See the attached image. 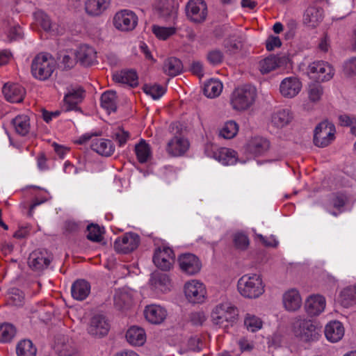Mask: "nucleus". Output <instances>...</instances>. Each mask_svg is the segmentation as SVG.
<instances>
[{
	"mask_svg": "<svg viewBox=\"0 0 356 356\" xmlns=\"http://www.w3.org/2000/svg\"><path fill=\"white\" fill-rule=\"evenodd\" d=\"M240 294L247 298H257L264 292V285L259 275H244L238 281Z\"/></svg>",
	"mask_w": 356,
	"mask_h": 356,
	"instance_id": "f257e3e1",
	"label": "nucleus"
},
{
	"mask_svg": "<svg viewBox=\"0 0 356 356\" xmlns=\"http://www.w3.org/2000/svg\"><path fill=\"white\" fill-rule=\"evenodd\" d=\"M255 97V88L252 86L246 85L234 91L231 104L234 109L244 111L248 109L254 103Z\"/></svg>",
	"mask_w": 356,
	"mask_h": 356,
	"instance_id": "f03ea898",
	"label": "nucleus"
},
{
	"mask_svg": "<svg viewBox=\"0 0 356 356\" xmlns=\"http://www.w3.org/2000/svg\"><path fill=\"white\" fill-rule=\"evenodd\" d=\"M32 75L37 79H48L55 70L54 59L49 60L46 54H38L31 63Z\"/></svg>",
	"mask_w": 356,
	"mask_h": 356,
	"instance_id": "7ed1b4c3",
	"label": "nucleus"
},
{
	"mask_svg": "<svg viewBox=\"0 0 356 356\" xmlns=\"http://www.w3.org/2000/svg\"><path fill=\"white\" fill-rule=\"evenodd\" d=\"M295 335L305 342L316 341L320 336L321 327L310 320H298L293 324Z\"/></svg>",
	"mask_w": 356,
	"mask_h": 356,
	"instance_id": "20e7f679",
	"label": "nucleus"
},
{
	"mask_svg": "<svg viewBox=\"0 0 356 356\" xmlns=\"http://www.w3.org/2000/svg\"><path fill=\"white\" fill-rule=\"evenodd\" d=\"M335 127L328 121L320 122L314 131V144L318 147L328 146L335 138Z\"/></svg>",
	"mask_w": 356,
	"mask_h": 356,
	"instance_id": "39448f33",
	"label": "nucleus"
},
{
	"mask_svg": "<svg viewBox=\"0 0 356 356\" xmlns=\"http://www.w3.org/2000/svg\"><path fill=\"white\" fill-rule=\"evenodd\" d=\"M238 309L228 303L216 307L211 313L212 321L216 325H222L224 323L232 325L238 317Z\"/></svg>",
	"mask_w": 356,
	"mask_h": 356,
	"instance_id": "423d86ee",
	"label": "nucleus"
},
{
	"mask_svg": "<svg viewBox=\"0 0 356 356\" xmlns=\"http://www.w3.org/2000/svg\"><path fill=\"white\" fill-rule=\"evenodd\" d=\"M187 17L194 23L204 22L207 16V6L204 0H190L186 6Z\"/></svg>",
	"mask_w": 356,
	"mask_h": 356,
	"instance_id": "0eeeda50",
	"label": "nucleus"
},
{
	"mask_svg": "<svg viewBox=\"0 0 356 356\" xmlns=\"http://www.w3.org/2000/svg\"><path fill=\"white\" fill-rule=\"evenodd\" d=\"M170 129L172 132L176 129V135L168 142L167 151L172 156H181L188 150L189 143L187 139L180 136L179 129L177 124H170Z\"/></svg>",
	"mask_w": 356,
	"mask_h": 356,
	"instance_id": "6e6552de",
	"label": "nucleus"
},
{
	"mask_svg": "<svg viewBox=\"0 0 356 356\" xmlns=\"http://www.w3.org/2000/svg\"><path fill=\"white\" fill-rule=\"evenodd\" d=\"M140 242V239L138 234L129 232L115 240L114 248L119 253L129 254L138 248Z\"/></svg>",
	"mask_w": 356,
	"mask_h": 356,
	"instance_id": "1a4fd4ad",
	"label": "nucleus"
},
{
	"mask_svg": "<svg viewBox=\"0 0 356 356\" xmlns=\"http://www.w3.org/2000/svg\"><path fill=\"white\" fill-rule=\"evenodd\" d=\"M138 17L136 14L128 10L118 12L113 17L115 27L123 31L133 30L137 25Z\"/></svg>",
	"mask_w": 356,
	"mask_h": 356,
	"instance_id": "9d476101",
	"label": "nucleus"
},
{
	"mask_svg": "<svg viewBox=\"0 0 356 356\" xmlns=\"http://www.w3.org/2000/svg\"><path fill=\"white\" fill-rule=\"evenodd\" d=\"M52 260L53 255L47 250L38 249L30 254L28 264L34 270H42L49 266Z\"/></svg>",
	"mask_w": 356,
	"mask_h": 356,
	"instance_id": "9b49d317",
	"label": "nucleus"
},
{
	"mask_svg": "<svg viewBox=\"0 0 356 356\" xmlns=\"http://www.w3.org/2000/svg\"><path fill=\"white\" fill-rule=\"evenodd\" d=\"M177 260L181 270L188 275H194L201 270V261L199 258L193 254H181L179 256Z\"/></svg>",
	"mask_w": 356,
	"mask_h": 356,
	"instance_id": "f8f14e48",
	"label": "nucleus"
},
{
	"mask_svg": "<svg viewBox=\"0 0 356 356\" xmlns=\"http://www.w3.org/2000/svg\"><path fill=\"white\" fill-rule=\"evenodd\" d=\"M110 330V325L102 314H96L93 316L90 321L88 328V333L97 338H102L107 335Z\"/></svg>",
	"mask_w": 356,
	"mask_h": 356,
	"instance_id": "ddd939ff",
	"label": "nucleus"
},
{
	"mask_svg": "<svg viewBox=\"0 0 356 356\" xmlns=\"http://www.w3.org/2000/svg\"><path fill=\"white\" fill-rule=\"evenodd\" d=\"M308 69L310 78L315 80L316 82L320 83L328 81L333 76L331 67L323 61L313 63L309 66Z\"/></svg>",
	"mask_w": 356,
	"mask_h": 356,
	"instance_id": "4468645a",
	"label": "nucleus"
},
{
	"mask_svg": "<svg viewBox=\"0 0 356 356\" xmlns=\"http://www.w3.org/2000/svg\"><path fill=\"white\" fill-rule=\"evenodd\" d=\"M178 4L174 0H159L156 6L158 17L168 22L177 17Z\"/></svg>",
	"mask_w": 356,
	"mask_h": 356,
	"instance_id": "2eb2a0df",
	"label": "nucleus"
},
{
	"mask_svg": "<svg viewBox=\"0 0 356 356\" xmlns=\"http://www.w3.org/2000/svg\"><path fill=\"white\" fill-rule=\"evenodd\" d=\"M184 293L186 298L192 303H201L204 301L206 290L202 283L187 282L184 286Z\"/></svg>",
	"mask_w": 356,
	"mask_h": 356,
	"instance_id": "dca6fc26",
	"label": "nucleus"
},
{
	"mask_svg": "<svg viewBox=\"0 0 356 356\" xmlns=\"http://www.w3.org/2000/svg\"><path fill=\"white\" fill-rule=\"evenodd\" d=\"M84 92L85 90L81 87L76 90H70L64 97L63 110L65 112L75 110L82 113L81 108L77 105L83 100Z\"/></svg>",
	"mask_w": 356,
	"mask_h": 356,
	"instance_id": "f3484780",
	"label": "nucleus"
},
{
	"mask_svg": "<svg viewBox=\"0 0 356 356\" xmlns=\"http://www.w3.org/2000/svg\"><path fill=\"white\" fill-rule=\"evenodd\" d=\"M77 63L82 66L89 67L96 62V54L95 49L88 45L81 46L74 53Z\"/></svg>",
	"mask_w": 356,
	"mask_h": 356,
	"instance_id": "a211bd4d",
	"label": "nucleus"
},
{
	"mask_svg": "<svg viewBox=\"0 0 356 356\" xmlns=\"http://www.w3.org/2000/svg\"><path fill=\"white\" fill-rule=\"evenodd\" d=\"M302 83L296 77H288L284 79L280 84L281 94L287 98L296 96L300 91Z\"/></svg>",
	"mask_w": 356,
	"mask_h": 356,
	"instance_id": "6ab92c4d",
	"label": "nucleus"
},
{
	"mask_svg": "<svg viewBox=\"0 0 356 356\" xmlns=\"http://www.w3.org/2000/svg\"><path fill=\"white\" fill-rule=\"evenodd\" d=\"M325 307V299L320 295L310 296L305 303V311L310 316L319 315Z\"/></svg>",
	"mask_w": 356,
	"mask_h": 356,
	"instance_id": "aec40b11",
	"label": "nucleus"
},
{
	"mask_svg": "<svg viewBox=\"0 0 356 356\" xmlns=\"http://www.w3.org/2000/svg\"><path fill=\"white\" fill-rule=\"evenodd\" d=\"M54 350L60 356H72L76 351L73 341L67 336L62 334L56 337Z\"/></svg>",
	"mask_w": 356,
	"mask_h": 356,
	"instance_id": "412c9836",
	"label": "nucleus"
},
{
	"mask_svg": "<svg viewBox=\"0 0 356 356\" xmlns=\"http://www.w3.org/2000/svg\"><path fill=\"white\" fill-rule=\"evenodd\" d=\"M2 92L7 101L13 103H19L24 99L25 90L18 84L5 83Z\"/></svg>",
	"mask_w": 356,
	"mask_h": 356,
	"instance_id": "4be33fe9",
	"label": "nucleus"
},
{
	"mask_svg": "<svg viewBox=\"0 0 356 356\" xmlns=\"http://www.w3.org/2000/svg\"><path fill=\"white\" fill-rule=\"evenodd\" d=\"M323 9L320 6H309L304 13V23L312 28L316 27L323 20Z\"/></svg>",
	"mask_w": 356,
	"mask_h": 356,
	"instance_id": "5701e85b",
	"label": "nucleus"
},
{
	"mask_svg": "<svg viewBox=\"0 0 356 356\" xmlns=\"http://www.w3.org/2000/svg\"><path fill=\"white\" fill-rule=\"evenodd\" d=\"M90 292V284L85 280H77L71 287L72 296L77 300H83Z\"/></svg>",
	"mask_w": 356,
	"mask_h": 356,
	"instance_id": "b1692460",
	"label": "nucleus"
},
{
	"mask_svg": "<svg viewBox=\"0 0 356 356\" xmlns=\"http://www.w3.org/2000/svg\"><path fill=\"white\" fill-rule=\"evenodd\" d=\"M343 334L344 328L339 321H331L325 327V335L327 339L332 342L339 341Z\"/></svg>",
	"mask_w": 356,
	"mask_h": 356,
	"instance_id": "393cba45",
	"label": "nucleus"
},
{
	"mask_svg": "<svg viewBox=\"0 0 356 356\" xmlns=\"http://www.w3.org/2000/svg\"><path fill=\"white\" fill-rule=\"evenodd\" d=\"M144 313L146 319L153 324L161 323L166 317V311L158 305L147 306Z\"/></svg>",
	"mask_w": 356,
	"mask_h": 356,
	"instance_id": "a878e982",
	"label": "nucleus"
},
{
	"mask_svg": "<svg viewBox=\"0 0 356 356\" xmlns=\"http://www.w3.org/2000/svg\"><path fill=\"white\" fill-rule=\"evenodd\" d=\"M127 341L134 346H142L146 340V334L143 328L138 326H131L126 333Z\"/></svg>",
	"mask_w": 356,
	"mask_h": 356,
	"instance_id": "bb28decb",
	"label": "nucleus"
},
{
	"mask_svg": "<svg viewBox=\"0 0 356 356\" xmlns=\"http://www.w3.org/2000/svg\"><path fill=\"white\" fill-rule=\"evenodd\" d=\"M283 303L288 311H296L302 303L299 292L296 289H291L286 292L283 296Z\"/></svg>",
	"mask_w": 356,
	"mask_h": 356,
	"instance_id": "cd10ccee",
	"label": "nucleus"
},
{
	"mask_svg": "<svg viewBox=\"0 0 356 356\" xmlns=\"http://www.w3.org/2000/svg\"><path fill=\"white\" fill-rule=\"evenodd\" d=\"M90 147L93 151L105 156H111L115 150L113 143L110 140L95 139L92 141Z\"/></svg>",
	"mask_w": 356,
	"mask_h": 356,
	"instance_id": "c85d7f7f",
	"label": "nucleus"
},
{
	"mask_svg": "<svg viewBox=\"0 0 356 356\" xmlns=\"http://www.w3.org/2000/svg\"><path fill=\"white\" fill-rule=\"evenodd\" d=\"M113 80L118 83L128 84L131 88L138 85V77L134 70H122L113 75Z\"/></svg>",
	"mask_w": 356,
	"mask_h": 356,
	"instance_id": "c756f323",
	"label": "nucleus"
},
{
	"mask_svg": "<svg viewBox=\"0 0 356 356\" xmlns=\"http://www.w3.org/2000/svg\"><path fill=\"white\" fill-rule=\"evenodd\" d=\"M110 4V0H86L85 9L91 16H98L105 10Z\"/></svg>",
	"mask_w": 356,
	"mask_h": 356,
	"instance_id": "7c9ffc66",
	"label": "nucleus"
},
{
	"mask_svg": "<svg viewBox=\"0 0 356 356\" xmlns=\"http://www.w3.org/2000/svg\"><path fill=\"white\" fill-rule=\"evenodd\" d=\"M183 65L181 61L176 57L167 58L163 63V70L165 74L175 76L181 73Z\"/></svg>",
	"mask_w": 356,
	"mask_h": 356,
	"instance_id": "2f4dec72",
	"label": "nucleus"
},
{
	"mask_svg": "<svg viewBox=\"0 0 356 356\" xmlns=\"http://www.w3.org/2000/svg\"><path fill=\"white\" fill-rule=\"evenodd\" d=\"M133 304L131 293L126 291H118L114 296V305L118 310L129 309Z\"/></svg>",
	"mask_w": 356,
	"mask_h": 356,
	"instance_id": "473e14b6",
	"label": "nucleus"
},
{
	"mask_svg": "<svg viewBox=\"0 0 356 356\" xmlns=\"http://www.w3.org/2000/svg\"><path fill=\"white\" fill-rule=\"evenodd\" d=\"M116 92L113 90L104 92L101 96V106L106 109L108 113L111 111L115 112L117 110Z\"/></svg>",
	"mask_w": 356,
	"mask_h": 356,
	"instance_id": "72a5a7b5",
	"label": "nucleus"
},
{
	"mask_svg": "<svg viewBox=\"0 0 356 356\" xmlns=\"http://www.w3.org/2000/svg\"><path fill=\"white\" fill-rule=\"evenodd\" d=\"M222 90V84L216 79H211L204 83L203 93L209 98H213L220 95Z\"/></svg>",
	"mask_w": 356,
	"mask_h": 356,
	"instance_id": "f704fd0d",
	"label": "nucleus"
},
{
	"mask_svg": "<svg viewBox=\"0 0 356 356\" xmlns=\"http://www.w3.org/2000/svg\"><path fill=\"white\" fill-rule=\"evenodd\" d=\"M36 352V348L29 339L21 340L16 347L17 356H35Z\"/></svg>",
	"mask_w": 356,
	"mask_h": 356,
	"instance_id": "c9c22d12",
	"label": "nucleus"
},
{
	"mask_svg": "<svg viewBox=\"0 0 356 356\" xmlns=\"http://www.w3.org/2000/svg\"><path fill=\"white\" fill-rule=\"evenodd\" d=\"M291 119L290 111L288 109H282L273 114L271 122L277 127H283L288 124Z\"/></svg>",
	"mask_w": 356,
	"mask_h": 356,
	"instance_id": "e433bc0d",
	"label": "nucleus"
},
{
	"mask_svg": "<svg viewBox=\"0 0 356 356\" xmlns=\"http://www.w3.org/2000/svg\"><path fill=\"white\" fill-rule=\"evenodd\" d=\"M135 152L140 163H146L151 156L150 147L144 139H141L140 143L136 145Z\"/></svg>",
	"mask_w": 356,
	"mask_h": 356,
	"instance_id": "4c0bfd02",
	"label": "nucleus"
},
{
	"mask_svg": "<svg viewBox=\"0 0 356 356\" xmlns=\"http://www.w3.org/2000/svg\"><path fill=\"white\" fill-rule=\"evenodd\" d=\"M244 41L242 35L229 36L224 42L225 47L230 54H236L243 48Z\"/></svg>",
	"mask_w": 356,
	"mask_h": 356,
	"instance_id": "58836bf2",
	"label": "nucleus"
},
{
	"mask_svg": "<svg viewBox=\"0 0 356 356\" xmlns=\"http://www.w3.org/2000/svg\"><path fill=\"white\" fill-rule=\"evenodd\" d=\"M236 152L227 148L221 149L218 153H215V158L223 165H233L236 162Z\"/></svg>",
	"mask_w": 356,
	"mask_h": 356,
	"instance_id": "ea45409f",
	"label": "nucleus"
},
{
	"mask_svg": "<svg viewBox=\"0 0 356 356\" xmlns=\"http://www.w3.org/2000/svg\"><path fill=\"white\" fill-rule=\"evenodd\" d=\"M12 124L16 131L22 135L26 136L29 131V118L27 115H18L12 120Z\"/></svg>",
	"mask_w": 356,
	"mask_h": 356,
	"instance_id": "a19ab883",
	"label": "nucleus"
},
{
	"mask_svg": "<svg viewBox=\"0 0 356 356\" xmlns=\"http://www.w3.org/2000/svg\"><path fill=\"white\" fill-rule=\"evenodd\" d=\"M56 60L58 61V66L66 70L72 68L77 63L76 57L70 56L65 51L58 52L56 56Z\"/></svg>",
	"mask_w": 356,
	"mask_h": 356,
	"instance_id": "79ce46f5",
	"label": "nucleus"
},
{
	"mask_svg": "<svg viewBox=\"0 0 356 356\" xmlns=\"http://www.w3.org/2000/svg\"><path fill=\"white\" fill-rule=\"evenodd\" d=\"M270 147V143L265 138L255 139L252 141L250 146V151L255 156H259L266 152Z\"/></svg>",
	"mask_w": 356,
	"mask_h": 356,
	"instance_id": "37998d69",
	"label": "nucleus"
},
{
	"mask_svg": "<svg viewBox=\"0 0 356 356\" xmlns=\"http://www.w3.org/2000/svg\"><path fill=\"white\" fill-rule=\"evenodd\" d=\"M16 334V329L10 323L0 325V342H10Z\"/></svg>",
	"mask_w": 356,
	"mask_h": 356,
	"instance_id": "c03bdc74",
	"label": "nucleus"
},
{
	"mask_svg": "<svg viewBox=\"0 0 356 356\" xmlns=\"http://www.w3.org/2000/svg\"><path fill=\"white\" fill-rule=\"evenodd\" d=\"M277 67L276 56L271 54L259 62V70L262 74H266Z\"/></svg>",
	"mask_w": 356,
	"mask_h": 356,
	"instance_id": "a18cd8bd",
	"label": "nucleus"
},
{
	"mask_svg": "<svg viewBox=\"0 0 356 356\" xmlns=\"http://www.w3.org/2000/svg\"><path fill=\"white\" fill-rule=\"evenodd\" d=\"M144 92L150 95L153 99H159L165 92V88L159 84H145L143 87Z\"/></svg>",
	"mask_w": 356,
	"mask_h": 356,
	"instance_id": "49530a36",
	"label": "nucleus"
},
{
	"mask_svg": "<svg viewBox=\"0 0 356 356\" xmlns=\"http://www.w3.org/2000/svg\"><path fill=\"white\" fill-rule=\"evenodd\" d=\"M356 286L354 288L346 287L343 289L339 294V301L344 307H348L352 301L355 299Z\"/></svg>",
	"mask_w": 356,
	"mask_h": 356,
	"instance_id": "de8ad7c7",
	"label": "nucleus"
},
{
	"mask_svg": "<svg viewBox=\"0 0 356 356\" xmlns=\"http://www.w3.org/2000/svg\"><path fill=\"white\" fill-rule=\"evenodd\" d=\"M238 126L234 120L227 122L220 130V135L226 139L233 138L238 133Z\"/></svg>",
	"mask_w": 356,
	"mask_h": 356,
	"instance_id": "09e8293b",
	"label": "nucleus"
},
{
	"mask_svg": "<svg viewBox=\"0 0 356 356\" xmlns=\"http://www.w3.org/2000/svg\"><path fill=\"white\" fill-rule=\"evenodd\" d=\"M152 32L158 38L165 40L175 34L176 29L174 27H164L153 25Z\"/></svg>",
	"mask_w": 356,
	"mask_h": 356,
	"instance_id": "8fccbe9b",
	"label": "nucleus"
},
{
	"mask_svg": "<svg viewBox=\"0 0 356 356\" xmlns=\"http://www.w3.org/2000/svg\"><path fill=\"white\" fill-rule=\"evenodd\" d=\"M233 243L236 249L246 250L250 244L248 236L243 232H236L233 236Z\"/></svg>",
	"mask_w": 356,
	"mask_h": 356,
	"instance_id": "3c124183",
	"label": "nucleus"
},
{
	"mask_svg": "<svg viewBox=\"0 0 356 356\" xmlns=\"http://www.w3.org/2000/svg\"><path fill=\"white\" fill-rule=\"evenodd\" d=\"M323 87L319 82L309 84V98L313 102H318L323 95Z\"/></svg>",
	"mask_w": 356,
	"mask_h": 356,
	"instance_id": "603ef678",
	"label": "nucleus"
},
{
	"mask_svg": "<svg viewBox=\"0 0 356 356\" xmlns=\"http://www.w3.org/2000/svg\"><path fill=\"white\" fill-rule=\"evenodd\" d=\"M169 282V277L165 273H154L149 280L150 284L156 288L167 286Z\"/></svg>",
	"mask_w": 356,
	"mask_h": 356,
	"instance_id": "864d4df0",
	"label": "nucleus"
},
{
	"mask_svg": "<svg viewBox=\"0 0 356 356\" xmlns=\"http://www.w3.org/2000/svg\"><path fill=\"white\" fill-rule=\"evenodd\" d=\"M153 262L157 268L163 271L169 270L172 266V263L170 259L165 257H162L159 253L154 254Z\"/></svg>",
	"mask_w": 356,
	"mask_h": 356,
	"instance_id": "5fc2aeb1",
	"label": "nucleus"
},
{
	"mask_svg": "<svg viewBox=\"0 0 356 356\" xmlns=\"http://www.w3.org/2000/svg\"><path fill=\"white\" fill-rule=\"evenodd\" d=\"M244 324L248 330L252 332L257 331L262 327V321L261 319L255 316H250V314H248L245 317Z\"/></svg>",
	"mask_w": 356,
	"mask_h": 356,
	"instance_id": "6e6d98bb",
	"label": "nucleus"
},
{
	"mask_svg": "<svg viewBox=\"0 0 356 356\" xmlns=\"http://www.w3.org/2000/svg\"><path fill=\"white\" fill-rule=\"evenodd\" d=\"M88 234L87 238L94 242H100L102 239V236L100 233V228L97 225L90 224L88 225Z\"/></svg>",
	"mask_w": 356,
	"mask_h": 356,
	"instance_id": "4d7b16f0",
	"label": "nucleus"
},
{
	"mask_svg": "<svg viewBox=\"0 0 356 356\" xmlns=\"http://www.w3.org/2000/svg\"><path fill=\"white\" fill-rule=\"evenodd\" d=\"M40 24L42 29L46 31H51L54 33L57 31V24L56 23H53L49 16L45 13H42L40 15Z\"/></svg>",
	"mask_w": 356,
	"mask_h": 356,
	"instance_id": "13d9d810",
	"label": "nucleus"
},
{
	"mask_svg": "<svg viewBox=\"0 0 356 356\" xmlns=\"http://www.w3.org/2000/svg\"><path fill=\"white\" fill-rule=\"evenodd\" d=\"M10 298L13 301V303L16 306H20L22 305L24 294L22 291L17 288H11L9 290Z\"/></svg>",
	"mask_w": 356,
	"mask_h": 356,
	"instance_id": "bf43d9fd",
	"label": "nucleus"
},
{
	"mask_svg": "<svg viewBox=\"0 0 356 356\" xmlns=\"http://www.w3.org/2000/svg\"><path fill=\"white\" fill-rule=\"evenodd\" d=\"M207 58L211 65H217L223 61L224 55L220 50L214 49L208 52Z\"/></svg>",
	"mask_w": 356,
	"mask_h": 356,
	"instance_id": "052dcab7",
	"label": "nucleus"
},
{
	"mask_svg": "<svg viewBox=\"0 0 356 356\" xmlns=\"http://www.w3.org/2000/svg\"><path fill=\"white\" fill-rule=\"evenodd\" d=\"M129 138V133L124 131L122 127H119L118 131L114 134L113 138L115 139L119 144V146L124 145L128 138Z\"/></svg>",
	"mask_w": 356,
	"mask_h": 356,
	"instance_id": "680f3d73",
	"label": "nucleus"
},
{
	"mask_svg": "<svg viewBox=\"0 0 356 356\" xmlns=\"http://www.w3.org/2000/svg\"><path fill=\"white\" fill-rule=\"evenodd\" d=\"M282 46L281 40L278 36L270 35L266 40V48L268 51H273L275 47Z\"/></svg>",
	"mask_w": 356,
	"mask_h": 356,
	"instance_id": "e2e57ef3",
	"label": "nucleus"
},
{
	"mask_svg": "<svg viewBox=\"0 0 356 356\" xmlns=\"http://www.w3.org/2000/svg\"><path fill=\"white\" fill-rule=\"evenodd\" d=\"M202 344L201 339L197 337H191L188 341V348L194 352H199L202 350L200 346Z\"/></svg>",
	"mask_w": 356,
	"mask_h": 356,
	"instance_id": "0e129e2a",
	"label": "nucleus"
},
{
	"mask_svg": "<svg viewBox=\"0 0 356 356\" xmlns=\"http://www.w3.org/2000/svg\"><path fill=\"white\" fill-rule=\"evenodd\" d=\"M189 318L190 321L194 325H201L205 320L204 314L201 312L191 313Z\"/></svg>",
	"mask_w": 356,
	"mask_h": 356,
	"instance_id": "69168bd1",
	"label": "nucleus"
},
{
	"mask_svg": "<svg viewBox=\"0 0 356 356\" xmlns=\"http://www.w3.org/2000/svg\"><path fill=\"white\" fill-rule=\"evenodd\" d=\"M190 71L199 78L204 76L203 65L200 61H193L191 65Z\"/></svg>",
	"mask_w": 356,
	"mask_h": 356,
	"instance_id": "338daca9",
	"label": "nucleus"
},
{
	"mask_svg": "<svg viewBox=\"0 0 356 356\" xmlns=\"http://www.w3.org/2000/svg\"><path fill=\"white\" fill-rule=\"evenodd\" d=\"M64 234H74L78 232L79 225L74 221H66L64 224Z\"/></svg>",
	"mask_w": 356,
	"mask_h": 356,
	"instance_id": "774afa93",
	"label": "nucleus"
}]
</instances>
